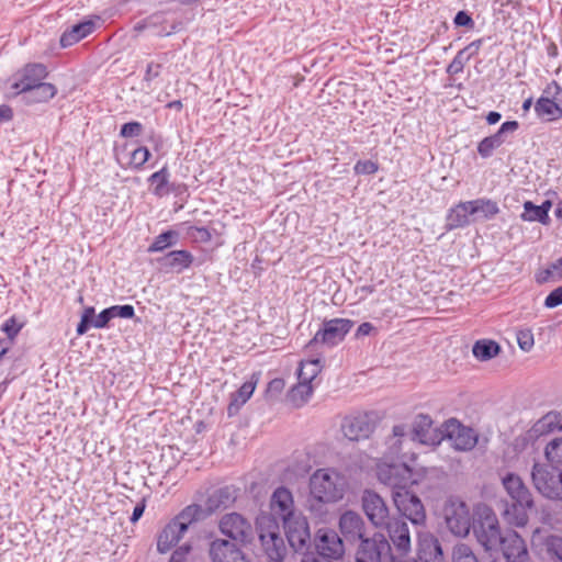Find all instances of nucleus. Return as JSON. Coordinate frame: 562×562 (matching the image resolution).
I'll use <instances>...</instances> for the list:
<instances>
[{"label":"nucleus","instance_id":"obj_59","mask_svg":"<svg viewBox=\"0 0 562 562\" xmlns=\"http://www.w3.org/2000/svg\"><path fill=\"white\" fill-rule=\"evenodd\" d=\"M161 16L159 14H154L149 18H147L145 21L143 22H139L135 25V30L136 31H143L149 26H153L155 25L156 23H158L160 21Z\"/></svg>","mask_w":562,"mask_h":562},{"label":"nucleus","instance_id":"obj_55","mask_svg":"<svg viewBox=\"0 0 562 562\" xmlns=\"http://www.w3.org/2000/svg\"><path fill=\"white\" fill-rule=\"evenodd\" d=\"M113 319L110 307L104 308L92 322V326L95 328H104L109 322Z\"/></svg>","mask_w":562,"mask_h":562},{"label":"nucleus","instance_id":"obj_28","mask_svg":"<svg viewBox=\"0 0 562 562\" xmlns=\"http://www.w3.org/2000/svg\"><path fill=\"white\" fill-rule=\"evenodd\" d=\"M470 216H472L470 201L460 202L449 210L446 217V228L453 231L464 227L470 224Z\"/></svg>","mask_w":562,"mask_h":562},{"label":"nucleus","instance_id":"obj_34","mask_svg":"<svg viewBox=\"0 0 562 562\" xmlns=\"http://www.w3.org/2000/svg\"><path fill=\"white\" fill-rule=\"evenodd\" d=\"M235 501V496L229 487H222L214 491L206 501L207 513H213L221 508H226Z\"/></svg>","mask_w":562,"mask_h":562},{"label":"nucleus","instance_id":"obj_57","mask_svg":"<svg viewBox=\"0 0 562 562\" xmlns=\"http://www.w3.org/2000/svg\"><path fill=\"white\" fill-rule=\"evenodd\" d=\"M453 22L457 26H465L470 29L474 26L473 19L465 11H459L454 16Z\"/></svg>","mask_w":562,"mask_h":562},{"label":"nucleus","instance_id":"obj_47","mask_svg":"<svg viewBox=\"0 0 562 562\" xmlns=\"http://www.w3.org/2000/svg\"><path fill=\"white\" fill-rule=\"evenodd\" d=\"M517 344L522 351H530L535 345L531 329H520L517 331Z\"/></svg>","mask_w":562,"mask_h":562},{"label":"nucleus","instance_id":"obj_51","mask_svg":"<svg viewBox=\"0 0 562 562\" xmlns=\"http://www.w3.org/2000/svg\"><path fill=\"white\" fill-rule=\"evenodd\" d=\"M111 313L113 315V318L121 317V318H133L135 315V310L132 305L125 304V305H113L110 307Z\"/></svg>","mask_w":562,"mask_h":562},{"label":"nucleus","instance_id":"obj_23","mask_svg":"<svg viewBox=\"0 0 562 562\" xmlns=\"http://www.w3.org/2000/svg\"><path fill=\"white\" fill-rule=\"evenodd\" d=\"M193 261V255L184 249L172 250L158 259L162 268L175 273H182L192 266Z\"/></svg>","mask_w":562,"mask_h":562},{"label":"nucleus","instance_id":"obj_45","mask_svg":"<svg viewBox=\"0 0 562 562\" xmlns=\"http://www.w3.org/2000/svg\"><path fill=\"white\" fill-rule=\"evenodd\" d=\"M452 561L453 562H479L472 549L464 544H458L453 548L452 551Z\"/></svg>","mask_w":562,"mask_h":562},{"label":"nucleus","instance_id":"obj_39","mask_svg":"<svg viewBox=\"0 0 562 562\" xmlns=\"http://www.w3.org/2000/svg\"><path fill=\"white\" fill-rule=\"evenodd\" d=\"M313 393V386L310 382L300 381L290 391V401L295 406H302L311 397Z\"/></svg>","mask_w":562,"mask_h":562},{"label":"nucleus","instance_id":"obj_30","mask_svg":"<svg viewBox=\"0 0 562 562\" xmlns=\"http://www.w3.org/2000/svg\"><path fill=\"white\" fill-rule=\"evenodd\" d=\"M150 151L145 146H138L128 153V157L126 161H123L122 154L116 151L115 157L117 162L125 168H132L135 170H140L144 165L150 158Z\"/></svg>","mask_w":562,"mask_h":562},{"label":"nucleus","instance_id":"obj_15","mask_svg":"<svg viewBox=\"0 0 562 562\" xmlns=\"http://www.w3.org/2000/svg\"><path fill=\"white\" fill-rule=\"evenodd\" d=\"M507 562H528L529 554L524 539L513 530L503 533L498 544Z\"/></svg>","mask_w":562,"mask_h":562},{"label":"nucleus","instance_id":"obj_46","mask_svg":"<svg viewBox=\"0 0 562 562\" xmlns=\"http://www.w3.org/2000/svg\"><path fill=\"white\" fill-rule=\"evenodd\" d=\"M23 324L18 323L15 316L8 318L1 326V330L7 335V340L12 345L15 337L19 335Z\"/></svg>","mask_w":562,"mask_h":562},{"label":"nucleus","instance_id":"obj_62","mask_svg":"<svg viewBox=\"0 0 562 562\" xmlns=\"http://www.w3.org/2000/svg\"><path fill=\"white\" fill-rule=\"evenodd\" d=\"M373 329H374V326L371 323L364 322V323L359 325V327L357 329V333H356V336L357 337L368 336V335L371 334V331Z\"/></svg>","mask_w":562,"mask_h":562},{"label":"nucleus","instance_id":"obj_12","mask_svg":"<svg viewBox=\"0 0 562 562\" xmlns=\"http://www.w3.org/2000/svg\"><path fill=\"white\" fill-rule=\"evenodd\" d=\"M220 530L228 538L240 542L248 541L252 535L250 522L238 513L224 515L220 520Z\"/></svg>","mask_w":562,"mask_h":562},{"label":"nucleus","instance_id":"obj_63","mask_svg":"<svg viewBox=\"0 0 562 562\" xmlns=\"http://www.w3.org/2000/svg\"><path fill=\"white\" fill-rule=\"evenodd\" d=\"M463 68L464 67L462 65L452 59V61L447 66L446 71L448 75L453 76L462 72Z\"/></svg>","mask_w":562,"mask_h":562},{"label":"nucleus","instance_id":"obj_17","mask_svg":"<svg viewBox=\"0 0 562 562\" xmlns=\"http://www.w3.org/2000/svg\"><path fill=\"white\" fill-rule=\"evenodd\" d=\"M283 527L289 540V543L294 550H302L305 548L310 540V530L307 522L300 516H291L283 520Z\"/></svg>","mask_w":562,"mask_h":562},{"label":"nucleus","instance_id":"obj_21","mask_svg":"<svg viewBox=\"0 0 562 562\" xmlns=\"http://www.w3.org/2000/svg\"><path fill=\"white\" fill-rule=\"evenodd\" d=\"M259 539L261 547L267 554L269 562L282 560L285 553V546L278 532V527L272 526L267 531H260Z\"/></svg>","mask_w":562,"mask_h":562},{"label":"nucleus","instance_id":"obj_27","mask_svg":"<svg viewBox=\"0 0 562 562\" xmlns=\"http://www.w3.org/2000/svg\"><path fill=\"white\" fill-rule=\"evenodd\" d=\"M184 532V526H179V524L172 519L159 532L157 538V550L160 553L168 552L182 538Z\"/></svg>","mask_w":562,"mask_h":562},{"label":"nucleus","instance_id":"obj_9","mask_svg":"<svg viewBox=\"0 0 562 562\" xmlns=\"http://www.w3.org/2000/svg\"><path fill=\"white\" fill-rule=\"evenodd\" d=\"M394 505L402 516L409 519L414 525L423 524L426 519L424 505L418 496L411 493L408 488L392 494Z\"/></svg>","mask_w":562,"mask_h":562},{"label":"nucleus","instance_id":"obj_18","mask_svg":"<svg viewBox=\"0 0 562 562\" xmlns=\"http://www.w3.org/2000/svg\"><path fill=\"white\" fill-rule=\"evenodd\" d=\"M519 127L517 121L504 122L499 130L487 137H484L477 145V153L482 158H490L494 150L499 148L506 142V135L514 133Z\"/></svg>","mask_w":562,"mask_h":562},{"label":"nucleus","instance_id":"obj_6","mask_svg":"<svg viewBox=\"0 0 562 562\" xmlns=\"http://www.w3.org/2000/svg\"><path fill=\"white\" fill-rule=\"evenodd\" d=\"M445 520L449 530L458 536L465 537L473 527V519L469 506L459 498H450L443 508Z\"/></svg>","mask_w":562,"mask_h":562},{"label":"nucleus","instance_id":"obj_5","mask_svg":"<svg viewBox=\"0 0 562 562\" xmlns=\"http://www.w3.org/2000/svg\"><path fill=\"white\" fill-rule=\"evenodd\" d=\"M531 480L535 488L546 498L562 501V470L552 464L535 463Z\"/></svg>","mask_w":562,"mask_h":562},{"label":"nucleus","instance_id":"obj_10","mask_svg":"<svg viewBox=\"0 0 562 562\" xmlns=\"http://www.w3.org/2000/svg\"><path fill=\"white\" fill-rule=\"evenodd\" d=\"M391 544L381 533L372 539L362 540L357 552L356 562H387Z\"/></svg>","mask_w":562,"mask_h":562},{"label":"nucleus","instance_id":"obj_53","mask_svg":"<svg viewBox=\"0 0 562 562\" xmlns=\"http://www.w3.org/2000/svg\"><path fill=\"white\" fill-rule=\"evenodd\" d=\"M562 304V285L551 291L544 300L547 308H554Z\"/></svg>","mask_w":562,"mask_h":562},{"label":"nucleus","instance_id":"obj_16","mask_svg":"<svg viewBox=\"0 0 562 562\" xmlns=\"http://www.w3.org/2000/svg\"><path fill=\"white\" fill-rule=\"evenodd\" d=\"M447 436L452 447L459 451H470L477 443V434L475 430L456 420H451L447 425Z\"/></svg>","mask_w":562,"mask_h":562},{"label":"nucleus","instance_id":"obj_54","mask_svg":"<svg viewBox=\"0 0 562 562\" xmlns=\"http://www.w3.org/2000/svg\"><path fill=\"white\" fill-rule=\"evenodd\" d=\"M424 546L429 550V555L432 557L434 561L440 560L442 558V549L438 539L431 538L429 540L424 541Z\"/></svg>","mask_w":562,"mask_h":562},{"label":"nucleus","instance_id":"obj_1","mask_svg":"<svg viewBox=\"0 0 562 562\" xmlns=\"http://www.w3.org/2000/svg\"><path fill=\"white\" fill-rule=\"evenodd\" d=\"M437 474L435 468L415 469L406 462L381 463L378 465L379 481L392 488V494L408 488L411 485L424 484L427 479Z\"/></svg>","mask_w":562,"mask_h":562},{"label":"nucleus","instance_id":"obj_22","mask_svg":"<svg viewBox=\"0 0 562 562\" xmlns=\"http://www.w3.org/2000/svg\"><path fill=\"white\" fill-rule=\"evenodd\" d=\"M432 424L430 416L425 414L417 415L413 424L412 440L424 445L439 443L440 437Z\"/></svg>","mask_w":562,"mask_h":562},{"label":"nucleus","instance_id":"obj_37","mask_svg":"<svg viewBox=\"0 0 562 562\" xmlns=\"http://www.w3.org/2000/svg\"><path fill=\"white\" fill-rule=\"evenodd\" d=\"M562 280V257L551 262L546 269L536 273V281L539 284L557 282Z\"/></svg>","mask_w":562,"mask_h":562},{"label":"nucleus","instance_id":"obj_3","mask_svg":"<svg viewBox=\"0 0 562 562\" xmlns=\"http://www.w3.org/2000/svg\"><path fill=\"white\" fill-rule=\"evenodd\" d=\"M346 487V477L334 469H318L310 477L311 496L321 503L340 501Z\"/></svg>","mask_w":562,"mask_h":562},{"label":"nucleus","instance_id":"obj_41","mask_svg":"<svg viewBox=\"0 0 562 562\" xmlns=\"http://www.w3.org/2000/svg\"><path fill=\"white\" fill-rule=\"evenodd\" d=\"M547 557L552 562H562V537L551 535L543 542Z\"/></svg>","mask_w":562,"mask_h":562},{"label":"nucleus","instance_id":"obj_7","mask_svg":"<svg viewBox=\"0 0 562 562\" xmlns=\"http://www.w3.org/2000/svg\"><path fill=\"white\" fill-rule=\"evenodd\" d=\"M352 326L353 322L347 318L324 321L322 327L316 331L306 347L313 348L316 345H324L329 348L335 347L345 339Z\"/></svg>","mask_w":562,"mask_h":562},{"label":"nucleus","instance_id":"obj_43","mask_svg":"<svg viewBox=\"0 0 562 562\" xmlns=\"http://www.w3.org/2000/svg\"><path fill=\"white\" fill-rule=\"evenodd\" d=\"M319 363V359L301 362V367L297 373L299 380L312 383V381L317 376V374L321 371Z\"/></svg>","mask_w":562,"mask_h":562},{"label":"nucleus","instance_id":"obj_32","mask_svg":"<svg viewBox=\"0 0 562 562\" xmlns=\"http://www.w3.org/2000/svg\"><path fill=\"white\" fill-rule=\"evenodd\" d=\"M470 203L474 220H491L499 212L497 203L490 199H476Z\"/></svg>","mask_w":562,"mask_h":562},{"label":"nucleus","instance_id":"obj_2","mask_svg":"<svg viewBox=\"0 0 562 562\" xmlns=\"http://www.w3.org/2000/svg\"><path fill=\"white\" fill-rule=\"evenodd\" d=\"M502 483L513 504L506 505L503 515L506 520L515 526L522 527L528 521L527 510L533 507V499L530 491L520 476L508 473L502 479Z\"/></svg>","mask_w":562,"mask_h":562},{"label":"nucleus","instance_id":"obj_14","mask_svg":"<svg viewBox=\"0 0 562 562\" xmlns=\"http://www.w3.org/2000/svg\"><path fill=\"white\" fill-rule=\"evenodd\" d=\"M315 548L317 553L326 559H338L344 553L342 540L336 531L328 528H322L317 531Z\"/></svg>","mask_w":562,"mask_h":562},{"label":"nucleus","instance_id":"obj_29","mask_svg":"<svg viewBox=\"0 0 562 562\" xmlns=\"http://www.w3.org/2000/svg\"><path fill=\"white\" fill-rule=\"evenodd\" d=\"M95 24L93 21H83L72 25L69 30L65 31L60 36L61 47H69L85 38L93 32Z\"/></svg>","mask_w":562,"mask_h":562},{"label":"nucleus","instance_id":"obj_50","mask_svg":"<svg viewBox=\"0 0 562 562\" xmlns=\"http://www.w3.org/2000/svg\"><path fill=\"white\" fill-rule=\"evenodd\" d=\"M353 169L357 175H373L378 171L379 166L372 160H359Z\"/></svg>","mask_w":562,"mask_h":562},{"label":"nucleus","instance_id":"obj_4","mask_svg":"<svg viewBox=\"0 0 562 562\" xmlns=\"http://www.w3.org/2000/svg\"><path fill=\"white\" fill-rule=\"evenodd\" d=\"M473 532L485 551L497 550L503 539L498 519L493 510L486 506L477 509L476 519L473 521Z\"/></svg>","mask_w":562,"mask_h":562},{"label":"nucleus","instance_id":"obj_49","mask_svg":"<svg viewBox=\"0 0 562 562\" xmlns=\"http://www.w3.org/2000/svg\"><path fill=\"white\" fill-rule=\"evenodd\" d=\"M143 132V124L137 121L125 123L121 126L120 135L125 138L137 137Z\"/></svg>","mask_w":562,"mask_h":562},{"label":"nucleus","instance_id":"obj_19","mask_svg":"<svg viewBox=\"0 0 562 562\" xmlns=\"http://www.w3.org/2000/svg\"><path fill=\"white\" fill-rule=\"evenodd\" d=\"M400 554L411 550V533L407 522L403 518H390L383 526Z\"/></svg>","mask_w":562,"mask_h":562},{"label":"nucleus","instance_id":"obj_42","mask_svg":"<svg viewBox=\"0 0 562 562\" xmlns=\"http://www.w3.org/2000/svg\"><path fill=\"white\" fill-rule=\"evenodd\" d=\"M521 220L526 222H539L543 225L550 224V217H546L538 205H535L531 201L524 203V212Z\"/></svg>","mask_w":562,"mask_h":562},{"label":"nucleus","instance_id":"obj_20","mask_svg":"<svg viewBox=\"0 0 562 562\" xmlns=\"http://www.w3.org/2000/svg\"><path fill=\"white\" fill-rule=\"evenodd\" d=\"M210 555L213 562H249L236 544L223 539L212 541Z\"/></svg>","mask_w":562,"mask_h":562},{"label":"nucleus","instance_id":"obj_38","mask_svg":"<svg viewBox=\"0 0 562 562\" xmlns=\"http://www.w3.org/2000/svg\"><path fill=\"white\" fill-rule=\"evenodd\" d=\"M26 93H29V100L31 102H47L56 95L57 88L53 83L43 81Z\"/></svg>","mask_w":562,"mask_h":562},{"label":"nucleus","instance_id":"obj_48","mask_svg":"<svg viewBox=\"0 0 562 562\" xmlns=\"http://www.w3.org/2000/svg\"><path fill=\"white\" fill-rule=\"evenodd\" d=\"M187 233L190 238L198 243H209L212 239V234L206 227L190 226Z\"/></svg>","mask_w":562,"mask_h":562},{"label":"nucleus","instance_id":"obj_26","mask_svg":"<svg viewBox=\"0 0 562 562\" xmlns=\"http://www.w3.org/2000/svg\"><path fill=\"white\" fill-rule=\"evenodd\" d=\"M339 527L347 540H364L363 520L359 514L350 510L344 513L339 519Z\"/></svg>","mask_w":562,"mask_h":562},{"label":"nucleus","instance_id":"obj_40","mask_svg":"<svg viewBox=\"0 0 562 562\" xmlns=\"http://www.w3.org/2000/svg\"><path fill=\"white\" fill-rule=\"evenodd\" d=\"M178 233L175 231H167L155 237L154 241L148 247L149 252H160L173 246L177 243Z\"/></svg>","mask_w":562,"mask_h":562},{"label":"nucleus","instance_id":"obj_13","mask_svg":"<svg viewBox=\"0 0 562 562\" xmlns=\"http://www.w3.org/2000/svg\"><path fill=\"white\" fill-rule=\"evenodd\" d=\"M47 68L40 63L27 64L19 72V79L12 83L18 93H26L43 82L47 77Z\"/></svg>","mask_w":562,"mask_h":562},{"label":"nucleus","instance_id":"obj_56","mask_svg":"<svg viewBox=\"0 0 562 562\" xmlns=\"http://www.w3.org/2000/svg\"><path fill=\"white\" fill-rule=\"evenodd\" d=\"M190 551H191L190 544L184 543V544L180 546L178 549H176L172 552V554L170 557V562H186L187 557L190 553Z\"/></svg>","mask_w":562,"mask_h":562},{"label":"nucleus","instance_id":"obj_35","mask_svg":"<svg viewBox=\"0 0 562 562\" xmlns=\"http://www.w3.org/2000/svg\"><path fill=\"white\" fill-rule=\"evenodd\" d=\"M501 351L499 345L490 339L477 340L473 348V356L480 361H487L496 357Z\"/></svg>","mask_w":562,"mask_h":562},{"label":"nucleus","instance_id":"obj_24","mask_svg":"<svg viewBox=\"0 0 562 562\" xmlns=\"http://www.w3.org/2000/svg\"><path fill=\"white\" fill-rule=\"evenodd\" d=\"M342 431L346 438L357 441L370 435L372 425L367 415H358L345 419Z\"/></svg>","mask_w":562,"mask_h":562},{"label":"nucleus","instance_id":"obj_33","mask_svg":"<svg viewBox=\"0 0 562 562\" xmlns=\"http://www.w3.org/2000/svg\"><path fill=\"white\" fill-rule=\"evenodd\" d=\"M256 389V381H246L236 392L232 393L228 405V415L236 414L251 397Z\"/></svg>","mask_w":562,"mask_h":562},{"label":"nucleus","instance_id":"obj_60","mask_svg":"<svg viewBox=\"0 0 562 562\" xmlns=\"http://www.w3.org/2000/svg\"><path fill=\"white\" fill-rule=\"evenodd\" d=\"M13 119V110L8 104L0 105V122H9Z\"/></svg>","mask_w":562,"mask_h":562},{"label":"nucleus","instance_id":"obj_8","mask_svg":"<svg viewBox=\"0 0 562 562\" xmlns=\"http://www.w3.org/2000/svg\"><path fill=\"white\" fill-rule=\"evenodd\" d=\"M542 95L535 104L537 115L547 121H554L562 117V88L557 81H551L544 89Z\"/></svg>","mask_w":562,"mask_h":562},{"label":"nucleus","instance_id":"obj_52","mask_svg":"<svg viewBox=\"0 0 562 562\" xmlns=\"http://www.w3.org/2000/svg\"><path fill=\"white\" fill-rule=\"evenodd\" d=\"M161 64H157V63H154V61H150L147 64V67H146V71H145V75H144V82L146 83V87H150V83L154 79H156L157 77H159L160 72H161Z\"/></svg>","mask_w":562,"mask_h":562},{"label":"nucleus","instance_id":"obj_58","mask_svg":"<svg viewBox=\"0 0 562 562\" xmlns=\"http://www.w3.org/2000/svg\"><path fill=\"white\" fill-rule=\"evenodd\" d=\"M145 508H146V499L142 498L134 507V510L130 518L131 522H133V524L137 522L140 519V517L143 516Z\"/></svg>","mask_w":562,"mask_h":562},{"label":"nucleus","instance_id":"obj_61","mask_svg":"<svg viewBox=\"0 0 562 562\" xmlns=\"http://www.w3.org/2000/svg\"><path fill=\"white\" fill-rule=\"evenodd\" d=\"M482 44H483V40L479 38V40L471 42L463 49H465L467 53L469 52V55H471V57H473L474 55H476L479 53Z\"/></svg>","mask_w":562,"mask_h":562},{"label":"nucleus","instance_id":"obj_25","mask_svg":"<svg viewBox=\"0 0 562 562\" xmlns=\"http://www.w3.org/2000/svg\"><path fill=\"white\" fill-rule=\"evenodd\" d=\"M270 506L272 512L278 515L282 521L295 515L293 510L292 493L285 487H278L273 492Z\"/></svg>","mask_w":562,"mask_h":562},{"label":"nucleus","instance_id":"obj_44","mask_svg":"<svg viewBox=\"0 0 562 562\" xmlns=\"http://www.w3.org/2000/svg\"><path fill=\"white\" fill-rule=\"evenodd\" d=\"M544 454L552 464H562V438H554L548 442Z\"/></svg>","mask_w":562,"mask_h":562},{"label":"nucleus","instance_id":"obj_11","mask_svg":"<svg viewBox=\"0 0 562 562\" xmlns=\"http://www.w3.org/2000/svg\"><path fill=\"white\" fill-rule=\"evenodd\" d=\"M361 502L363 512L373 526L383 527L390 519L389 507L378 493L366 490Z\"/></svg>","mask_w":562,"mask_h":562},{"label":"nucleus","instance_id":"obj_31","mask_svg":"<svg viewBox=\"0 0 562 562\" xmlns=\"http://www.w3.org/2000/svg\"><path fill=\"white\" fill-rule=\"evenodd\" d=\"M169 177H170V172H169L167 166H164L160 170H158L149 176L147 181L151 186H154V188H153L154 195H156L158 198H162V196L168 195L172 191V188L169 183Z\"/></svg>","mask_w":562,"mask_h":562},{"label":"nucleus","instance_id":"obj_36","mask_svg":"<svg viewBox=\"0 0 562 562\" xmlns=\"http://www.w3.org/2000/svg\"><path fill=\"white\" fill-rule=\"evenodd\" d=\"M205 516V512L202 506L198 504H191L184 507L175 518L173 520L179 524V526H184V531L188 530L189 526Z\"/></svg>","mask_w":562,"mask_h":562},{"label":"nucleus","instance_id":"obj_64","mask_svg":"<svg viewBox=\"0 0 562 562\" xmlns=\"http://www.w3.org/2000/svg\"><path fill=\"white\" fill-rule=\"evenodd\" d=\"M471 59V55L467 54L465 49H460L457 55L454 56L453 60L462 65L463 67L465 64Z\"/></svg>","mask_w":562,"mask_h":562}]
</instances>
